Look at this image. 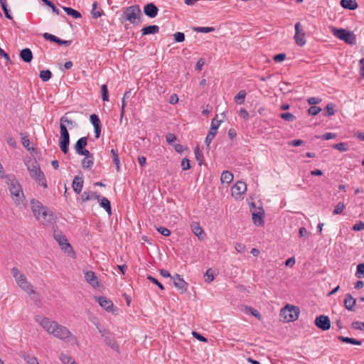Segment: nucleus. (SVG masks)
I'll return each instance as SVG.
<instances>
[{"label": "nucleus", "mask_w": 364, "mask_h": 364, "mask_svg": "<svg viewBox=\"0 0 364 364\" xmlns=\"http://www.w3.org/2000/svg\"><path fill=\"white\" fill-rule=\"evenodd\" d=\"M34 319L49 334L53 335L58 339L63 341H66L70 338L75 339V337L67 327L59 324L50 318L36 315Z\"/></svg>", "instance_id": "1"}, {"label": "nucleus", "mask_w": 364, "mask_h": 364, "mask_svg": "<svg viewBox=\"0 0 364 364\" xmlns=\"http://www.w3.org/2000/svg\"><path fill=\"white\" fill-rule=\"evenodd\" d=\"M68 113L65 114L60 119V138L59 141V146L61 151L64 154H67L68 152L70 144V134L67 127H68L70 129H73L77 127V123L75 121L70 119L68 117Z\"/></svg>", "instance_id": "2"}, {"label": "nucleus", "mask_w": 364, "mask_h": 364, "mask_svg": "<svg viewBox=\"0 0 364 364\" xmlns=\"http://www.w3.org/2000/svg\"><path fill=\"white\" fill-rule=\"evenodd\" d=\"M11 273L18 286L31 296L36 305L39 306L41 304L39 294L33 289V285L28 281L26 277L16 267L11 269Z\"/></svg>", "instance_id": "3"}, {"label": "nucleus", "mask_w": 364, "mask_h": 364, "mask_svg": "<svg viewBox=\"0 0 364 364\" xmlns=\"http://www.w3.org/2000/svg\"><path fill=\"white\" fill-rule=\"evenodd\" d=\"M31 206L34 216L43 225L52 223L54 221L52 210L44 206L40 201L32 199Z\"/></svg>", "instance_id": "4"}, {"label": "nucleus", "mask_w": 364, "mask_h": 364, "mask_svg": "<svg viewBox=\"0 0 364 364\" xmlns=\"http://www.w3.org/2000/svg\"><path fill=\"white\" fill-rule=\"evenodd\" d=\"M141 16L142 14L139 6L133 5L124 9L122 14V18L123 20L122 22L129 21L132 24L141 23L142 22L141 19Z\"/></svg>", "instance_id": "5"}, {"label": "nucleus", "mask_w": 364, "mask_h": 364, "mask_svg": "<svg viewBox=\"0 0 364 364\" xmlns=\"http://www.w3.org/2000/svg\"><path fill=\"white\" fill-rule=\"evenodd\" d=\"M7 185L11 196L16 205H19L24 200L25 196L23 192L22 187L18 180L16 178L9 179L7 181Z\"/></svg>", "instance_id": "6"}, {"label": "nucleus", "mask_w": 364, "mask_h": 364, "mask_svg": "<svg viewBox=\"0 0 364 364\" xmlns=\"http://www.w3.org/2000/svg\"><path fill=\"white\" fill-rule=\"evenodd\" d=\"M30 176L44 188L48 187L46 179L43 172L41 170L40 166L36 161H31L27 164Z\"/></svg>", "instance_id": "7"}, {"label": "nucleus", "mask_w": 364, "mask_h": 364, "mask_svg": "<svg viewBox=\"0 0 364 364\" xmlns=\"http://www.w3.org/2000/svg\"><path fill=\"white\" fill-rule=\"evenodd\" d=\"M300 314L299 308L290 304H287L280 312L281 321L291 322L298 319Z\"/></svg>", "instance_id": "8"}, {"label": "nucleus", "mask_w": 364, "mask_h": 364, "mask_svg": "<svg viewBox=\"0 0 364 364\" xmlns=\"http://www.w3.org/2000/svg\"><path fill=\"white\" fill-rule=\"evenodd\" d=\"M333 34L340 40L344 41L349 45H355L356 43V38L353 32L348 31L344 28H333Z\"/></svg>", "instance_id": "9"}, {"label": "nucleus", "mask_w": 364, "mask_h": 364, "mask_svg": "<svg viewBox=\"0 0 364 364\" xmlns=\"http://www.w3.org/2000/svg\"><path fill=\"white\" fill-rule=\"evenodd\" d=\"M96 327L97 328L101 336L104 338V341L105 343L110 347L112 350L119 352V347L114 337L110 336V331L96 324Z\"/></svg>", "instance_id": "10"}, {"label": "nucleus", "mask_w": 364, "mask_h": 364, "mask_svg": "<svg viewBox=\"0 0 364 364\" xmlns=\"http://www.w3.org/2000/svg\"><path fill=\"white\" fill-rule=\"evenodd\" d=\"M53 237L65 252L69 253L73 250L72 246L68 242L66 237L61 232L54 230Z\"/></svg>", "instance_id": "11"}, {"label": "nucleus", "mask_w": 364, "mask_h": 364, "mask_svg": "<svg viewBox=\"0 0 364 364\" xmlns=\"http://www.w3.org/2000/svg\"><path fill=\"white\" fill-rule=\"evenodd\" d=\"M315 326L322 331H328L331 328V321L328 316L320 315L316 317L314 321Z\"/></svg>", "instance_id": "12"}, {"label": "nucleus", "mask_w": 364, "mask_h": 364, "mask_svg": "<svg viewBox=\"0 0 364 364\" xmlns=\"http://www.w3.org/2000/svg\"><path fill=\"white\" fill-rule=\"evenodd\" d=\"M295 35L294 39L296 44L299 46H303L306 43L305 33L301 28V25L299 22L295 24Z\"/></svg>", "instance_id": "13"}, {"label": "nucleus", "mask_w": 364, "mask_h": 364, "mask_svg": "<svg viewBox=\"0 0 364 364\" xmlns=\"http://www.w3.org/2000/svg\"><path fill=\"white\" fill-rule=\"evenodd\" d=\"M247 191V185L245 182L237 181L231 189L232 196L237 198L240 197Z\"/></svg>", "instance_id": "14"}, {"label": "nucleus", "mask_w": 364, "mask_h": 364, "mask_svg": "<svg viewBox=\"0 0 364 364\" xmlns=\"http://www.w3.org/2000/svg\"><path fill=\"white\" fill-rule=\"evenodd\" d=\"M87 144V138L86 136H83L80 138L75 143L74 149L75 152L79 155H82L83 154H87V152L90 151L86 149L85 147Z\"/></svg>", "instance_id": "15"}, {"label": "nucleus", "mask_w": 364, "mask_h": 364, "mask_svg": "<svg viewBox=\"0 0 364 364\" xmlns=\"http://www.w3.org/2000/svg\"><path fill=\"white\" fill-rule=\"evenodd\" d=\"M171 279L173 280V284L181 293H184L187 291L188 284L183 278L180 277L178 274H176L171 277Z\"/></svg>", "instance_id": "16"}, {"label": "nucleus", "mask_w": 364, "mask_h": 364, "mask_svg": "<svg viewBox=\"0 0 364 364\" xmlns=\"http://www.w3.org/2000/svg\"><path fill=\"white\" fill-rule=\"evenodd\" d=\"M159 9L154 3H149L144 7V13L149 18H154L157 16Z\"/></svg>", "instance_id": "17"}, {"label": "nucleus", "mask_w": 364, "mask_h": 364, "mask_svg": "<svg viewBox=\"0 0 364 364\" xmlns=\"http://www.w3.org/2000/svg\"><path fill=\"white\" fill-rule=\"evenodd\" d=\"M95 199L98 200L100 206L103 208L109 215L112 214L111 203L107 198L102 197L97 193H95Z\"/></svg>", "instance_id": "18"}, {"label": "nucleus", "mask_w": 364, "mask_h": 364, "mask_svg": "<svg viewBox=\"0 0 364 364\" xmlns=\"http://www.w3.org/2000/svg\"><path fill=\"white\" fill-rule=\"evenodd\" d=\"M82 156L85 157L82 160V167L84 169H90L94 164V155L90 151L87 154H83Z\"/></svg>", "instance_id": "19"}, {"label": "nucleus", "mask_w": 364, "mask_h": 364, "mask_svg": "<svg viewBox=\"0 0 364 364\" xmlns=\"http://www.w3.org/2000/svg\"><path fill=\"white\" fill-rule=\"evenodd\" d=\"M96 299L98 301L99 304L107 311H112L113 310V303L107 297L100 296H98Z\"/></svg>", "instance_id": "20"}, {"label": "nucleus", "mask_w": 364, "mask_h": 364, "mask_svg": "<svg viewBox=\"0 0 364 364\" xmlns=\"http://www.w3.org/2000/svg\"><path fill=\"white\" fill-rule=\"evenodd\" d=\"M191 230L194 235H196L200 240H204L205 237V233L203 228L200 227L198 223L194 222L191 225Z\"/></svg>", "instance_id": "21"}, {"label": "nucleus", "mask_w": 364, "mask_h": 364, "mask_svg": "<svg viewBox=\"0 0 364 364\" xmlns=\"http://www.w3.org/2000/svg\"><path fill=\"white\" fill-rule=\"evenodd\" d=\"M85 280L92 287L99 286V282L95 273L92 271H87L85 274Z\"/></svg>", "instance_id": "22"}, {"label": "nucleus", "mask_w": 364, "mask_h": 364, "mask_svg": "<svg viewBox=\"0 0 364 364\" xmlns=\"http://www.w3.org/2000/svg\"><path fill=\"white\" fill-rule=\"evenodd\" d=\"M355 303L356 300L350 294H347L346 295L344 306L347 310L355 311L354 306L355 305Z\"/></svg>", "instance_id": "23"}, {"label": "nucleus", "mask_w": 364, "mask_h": 364, "mask_svg": "<svg viewBox=\"0 0 364 364\" xmlns=\"http://www.w3.org/2000/svg\"><path fill=\"white\" fill-rule=\"evenodd\" d=\"M72 186L75 193H80L82 191L83 186L82 178L77 176H75L73 181Z\"/></svg>", "instance_id": "24"}, {"label": "nucleus", "mask_w": 364, "mask_h": 364, "mask_svg": "<svg viewBox=\"0 0 364 364\" xmlns=\"http://www.w3.org/2000/svg\"><path fill=\"white\" fill-rule=\"evenodd\" d=\"M340 4L343 9L348 10H355L358 7L355 0H341Z\"/></svg>", "instance_id": "25"}, {"label": "nucleus", "mask_w": 364, "mask_h": 364, "mask_svg": "<svg viewBox=\"0 0 364 364\" xmlns=\"http://www.w3.org/2000/svg\"><path fill=\"white\" fill-rule=\"evenodd\" d=\"M20 58L25 63H30L33 59V53L29 48H23L20 52Z\"/></svg>", "instance_id": "26"}, {"label": "nucleus", "mask_w": 364, "mask_h": 364, "mask_svg": "<svg viewBox=\"0 0 364 364\" xmlns=\"http://www.w3.org/2000/svg\"><path fill=\"white\" fill-rule=\"evenodd\" d=\"M264 211H259V212H257V213H252V219L253 220V223H255V225H257V226H262L264 224Z\"/></svg>", "instance_id": "27"}, {"label": "nucleus", "mask_w": 364, "mask_h": 364, "mask_svg": "<svg viewBox=\"0 0 364 364\" xmlns=\"http://www.w3.org/2000/svg\"><path fill=\"white\" fill-rule=\"evenodd\" d=\"M159 27L156 25H150L144 27L141 29L142 36L149 35V34H156L159 33Z\"/></svg>", "instance_id": "28"}, {"label": "nucleus", "mask_w": 364, "mask_h": 364, "mask_svg": "<svg viewBox=\"0 0 364 364\" xmlns=\"http://www.w3.org/2000/svg\"><path fill=\"white\" fill-rule=\"evenodd\" d=\"M338 339L343 343H349L352 345L360 346L362 344L361 341H358L353 338L339 336H338Z\"/></svg>", "instance_id": "29"}, {"label": "nucleus", "mask_w": 364, "mask_h": 364, "mask_svg": "<svg viewBox=\"0 0 364 364\" xmlns=\"http://www.w3.org/2000/svg\"><path fill=\"white\" fill-rule=\"evenodd\" d=\"M220 180L223 183H230L233 180V174L229 171H224L221 174Z\"/></svg>", "instance_id": "30"}, {"label": "nucleus", "mask_w": 364, "mask_h": 364, "mask_svg": "<svg viewBox=\"0 0 364 364\" xmlns=\"http://www.w3.org/2000/svg\"><path fill=\"white\" fill-rule=\"evenodd\" d=\"M62 8L68 15L71 16L74 18H80L82 17L81 14L77 10L66 6H62Z\"/></svg>", "instance_id": "31"}, {"label": "nucleus", "mask_w": 364, "mask_h": 364, "mask_svg": "<svg viewBox=\"0 0 364 364\" xmlns=\"http://www.w3.org/2000/svg\"><path fill=\"white\" fill-rule=\"evenodd\" d=\"M21 357L26 362L27 364H40L36 357L31 356L25 352L21 353Z\"/></svg>", "instance_id": "32"}, {"label": "nucleus", "mask_w": 364, "mask_h": 364, "mask_svg": "<svg viewBox=\"0 0 364 364\" xmlns=\"http://www.w3.org/2000/svg\"><path fill=\"white\" fill-rule=\"evenodd\" d=\"M246 97V92L245 90H240L237 95L235 97V102L238 105H242L245 102Z\"/></svg>", "instance_id": "33"}, {"label": "nucleus", "mask_w": 364, "mask_h": 364, "mask_svg": "<svg viewBox=\"0 0 364 364\" xmlns=\"http://www.w3.org/2000/svg\"><path fill=\"white\" fill-rule=\"evenodd\" d=\"M335 107L336 105L333 103H328L326 107L324 108V115L327 117L332 116L335 114Z\"/></svg>", "instance_id": "34"}, {"label": "nucleus", "mask_w": 364, "mask_h": 364, "mask_svg": "<svg viewBox=\"0 0 364 364\" xmlns=\"http://www.w3.org/2000/svg\"><path fill=\"white\" fill-rule=\"evenodd\" d=\"M110 152H111L112 158H113V162L116 165L117 171H119L120 160H119V155L117 154V151L112 149Z\"/></svg>", "instance_id": "35"}, {"label": "nucleus", "mask_w": 364, "mask_h": 364, "mask_svg": "<svg viewBox=\"0 0 364 364\" xmlns=\"http://www.w3.org/2000/svg\"><path fill=\"white\" fill-rule=\"evenodd\" d=\"M194 154H195L196 160L198 161L199 166H201L203 162V160H204V156L198 146H196L195 148Z\"/></svg>", "instance_id": "36"}, {"label": "nucleus", "mask_w": 364, "mask_h": 364, "mask_svg": "<svg viewBox=\"0 0 364 364\" xmlns=\"http://www.w3.org/2000/svg\"><path fill=\"white\" fill-rule=\"evenodd\" d=\"M97 6V2L94 1L92 5V15L94 18H97L102 16L103 11L102 10L100 11H96Z\"/></svg>", "instance_id": "37"}, {"label": "nucleus", "mask_w": 364, "mask_h": 364, "mask_svg": "<svg viewBox=\"0 0 364 364\" xmlns=\"http://www.w3.org/2000/svg\"><path fill=\"white\" fill-rule=\"evenodd\" d=\"M52 77V73L49 70H41L40 72V78L43 82L48 81Z\"/></svg>", "instance_id": "38"}, {"label": "nucleus", "mask_w": 364, "mask_h": 364, "mask_svg": "<svg viewBox=\"0 0 364 364\" xmlns=\"http://www.w3.org/2000/svg\"><path fill=\"white\" fill-rule=\"evenodd\" d=\"M90 122L93 125L94 128L102 127L101 122L98 117V116L95 114H92L90 117Z\"/></svg>", "instance_id": "39"}, {"label": "nucleus", "mask_w": 364, "mask_h": 364, "mask_svg": "<svg viewBox=\"0 0 364 364\" xmlns=\"http://www.w3.org/2000/svg\"><path fill=\"white\" fill-rule=\"evenodd\" d=\"M216 134H217V132H214L211 129H209L208 133L205 139V143L208 147L209 146L210 144L211 143V141L215 136Z\"/></svg>", "instance_id": "40"}, {"label": "nucleus", "mask_w": 364, "mask_h": 364, "mask_svg": "<svg viewBox=\"0 0 364 364\" xmlns=\"http://www.w3.org/2000/svg\"><path fill=\"white\" fill-rule=\"evenodd\" d=\"M333 149H336L340 151H347L349 149V146L346 142H341L338 144H336L333 146Z\"/></svg>", "instance_id": "41"}, {"label": "nucleus", "mask_w": 364, "mask_h": 364, "mask_svg": "<svg viewBox=\"0 0 364 364\" xmlns=\"http://www.w3.org/2000/svg\"><path fill=\"white\" fill-rule=\"evenodd\" d=\"M346 205L343 202H339L334 208L333 211V215H339L341 214L343 210L345 209Z\"/></svg>", "instance_id": "42"}, {"label": "nucleus", "mask_w": 364, "mask_h": 364, "mask_svg": "<svg viewBox=\"0 0 364 364\" xmlns=\"http://www.w3.org/2000/svg\"><path fill=\"white\" fill-rule=\"evenodd\" d=\"M280 117L287 122H293L296 119V117L289 112H284L280 114Z\"/></svg>", "instance_id": "43"}, {"label": "nucleus", "mask_w": 364, "mask_h": 364, "mask_svg": "<svg viewBox=\"0 0 364 364\" xmlns=\"http://www.w3.org/2000/svg\"><path fill=\"white\" fill-rule=\"evenodd\" d=\"M102 99L103 101H109V92L106 85L101 86Z\"/></svg>", "instance_id": "44"}, {"label": "nucleus", "mask_w": 364, "mask_h": 364, "mask_svg": "<svg viewBox=\"0 0 364 364\" xmlns=\"http://www.w3.org/2000/svg\"><path fill=\"white\" fill-rule=\"evenodd\" d=\"M193 31L199 33H210L215 30L213 27H194Z\"/></svg>", "instance_id": "45"}, {"label": "nucleus", "mask_w": 364, "mask_h": 364, "mask_svg": "<svg viewBox=\"0 0 364 364\" xmlns=\"http://www.w3.org/2000/svg\"><path fill=\"white\" fill-rule=\"evenodd\" d=\"M355 276L358 278L364 277V263L358 264Z\"/></svg>", "instance_id": "46"}, {"label": "nucleus", "mask_w": 364, "mask_h": 364, "mask_svg": "<svg viewBox=\"0 0 364 364\" xmlns=\"http://www.w3.org/2000/svg\"><path fill=\"white\" fill-rule=\"evenodd\" d=\"M246 309H247V311H246L247 313H250L251 315L254 316L259 320L261 319V318H262L261 314L257 309H255L252 307H246Z\"/></svg>", "instance_id": "47"}, {"label": "nucleus", "mask_w": 364, "mask_h": 364, "mask_svg": "<svg viewBox=\"0 0 364 364\" xmlns=\"http://www.w3.org/2000/svg\"><path fill=\"white\" fill-rule=\"evenodd\" d=\"M60 360L64 363V364H71L73 363V362H75V360L73 359L72 357L69 356V355H67L64 353H62L60 355Z\"/></svg>", "instance_id": "48"}, {"label": "nucleus", "mask_w": 364, "mask_h": 364, "mask_svg": "<svg viewBox=\"0 0 364 364\" xmlns=\"http://www.w3.org/2000/svg\"><path fill=\"white\" fill-rule=\"evenodd\" d=\"M321 111V108L317 106H311L308 109V114L309 115L315 116L317 115Z\"/></svg>", "instance_id": "49"}, {"label": "nucleus", "mask_w": 364, "mask_h": 364, "mask_svg": "<svg viewBox=\"0 0 364 364\" xmlns=\"http://www.w3.org/2000/svg\"><path fill=\"white\" fill-rule=\"evenodd\" d=\"M174 40L177 43H181L185 40V35L182 32H176L173 34Z\"/></svg>", "instance_id": "50"}, {"label": "nucleus", "mask_w": 364, "mask_h": 364, "mask_svg": "<svg viewBox=\"0 0 364 364\" xmlns=\"http://www.w3.org/2000/svg\"><path fill=\"white\" fill-rule=\"evenodd\" d=\"M204 277H205V281L206 282L209 283V282H211L213 281L215 277H214L213 274L211 272V269H208L206 271V272H205V274L204 275Z\"/></svg>", "instance_id": "51"}, {"label": "nucleus", "mask_w": 364, "mask_h": 364, "mask_svg": "<svg viewBox=\"0 0 364 364\" xmlns=\"http://www.w3.org/2000/svg\"><path fill=\"white\" fill-rule=\"evenodd\" d=\"M221 120H218L216 118H214L211 122V126L210 129L217 132V129H218L219 126L220 125Z\"/></svg>", "instance_id": "52"}, {"label": "nucleus", "mask_w": 364, "mask_h": 364, "mask_svg": "<svg viewBox=\"0 0 364 364\" xmlns=\"http://www.w3.org/2000/svg\"><path fill=\"white\" fill-rule=\"evenodd\" d=\"M352 327L356 330L364 331V322L362 321H353L351 323Z\"/></svg>", "instance_id": "53"}, {"label": "nucleus", "mask_w": 364, "mask_h": 364, "mask_svg": "<svg viewBox=\"0 0 364 364\" xmlns=\"http://www.w3.org/2000/svg\"><path fill=\"white\" fill-rule=\"evenodd\" d=\"M157 231L161 233L162 235L164 236H169L171 235V231L167 229L166 228H164V227H162V226H160L159 228H157Z\"/></svg>", "instance_id": "54"}, {"label": "nucleus", "mask_w": 364, "mask_h": 364, "mask_svg": "<svg viewBox=\"0 0 364 364\" xmlns=\"http://www.w3.org/2000/svg\"><path fill=\"white\" fill-rule=\"evenodd\" d=\"M147 279L150 282H151L152 283L156 284L161 290H164V287L163 286V284L161 283H160L156 278H154V277L151 276V275H149L147 276Z\"/></svg>", "instance_id": "55"}, {"label": "nucleus", "mask_w": 364, "mask_h": 364, "mask_svg": "<svg viewBox=\"0 0 364 364\" xmlns=\"http://www.w3.org/2000/svg\"><path fill=\"white\" fill-rule=\"evenodd\" d=\"M321 102V99L319 97H311L308 98L307 102L309 105H315L319 104Z\"/></svg>", "instance_id": "56"}, {"label": "nucleus", "mask_w": 364, "mask_h": 364, "mask_svg": "<svg viewBox=\"0 0 364 364\" xmlns=\"http://www.w3.org/2000/svg\"><path fill=\"white\" fill-rule=\"evenodd\" d=\"M43 38L47 40V41H49L50 42H53L55 43V41H57V36L53 35V34H50L49 33H44L43 34Z\"/></svg>", "instance_id": "57"}, {"label": "nucleus", "mask_w": 364, "mask_h": 364, "mask_svg": "<svg viewBox=\"0 0 364 364\" xmlns=\"http://www.w3.org/2000/svg\"><path fill=\"white\" fill-rule=\"evenodd\" d=\"M45 4L49 6L52 9L53 13L58 15L60 14L59 9L55 6V4L52 1L48 0Z\"/></svg>", "instance_id": "58"}, {"label": "nucleus", "mask_w": 364, "mask_h": 364, "mask_svg": "<svg viewBox=\"0 0 364 364\" xmlns=\"http://www.w3.org/2000/svg\"><path fill=\"white\" fill-rule=\"evenodd\" d=\"M181 167H182V169L183 171H187L190 168H191V166H190V161L185 158L183 159L182 161H181Z\"/></svg>", "instance_id": "59"}, {"label": "nucleus", "mask_w": 364, "mask_h": 364, "mask_svg": "<svg viewBox=\"0 0 364 364\" xmlns=\"http://www.w3.org/2000/svg\"><path fill=\"white\" fill-rule=\"evenodd\" d=\"M55 43H57L59 46H65L68 47V46L71 45L72 41H71L62 40V39H60V38L57 37V41H55Z\"/></svg>", "instance_id": "60"}, {"label": "nucleus", "mask_w": 364, "mask_h": 364, "mask_svg": "<svg viewBox=\"0 0 364 364\" xmlns=\"http://www.w3.org/2000/svg\"><path fill=\"white\" fill-rule=\"evenodd\" d=\"M286 58V54L285 53H279L275 55L273 57V59L275 62L280 63L285 60Z\"/></svg>", "instance_id": "61"}, {"label": "nucleus", "mask_w": 364, "mask_h": 364, "mask_svg": "<svg viewBox=\"0 0 364 364\" xmlns=\"http://www.w3.org/2000/svg\"><path fill=\"white\" fill-rule=\"evenodd\" d=\"M352 229L354 231H360L364 230V223L359 221L353 226Z\"/></svg>", "instance_id": "62"}, {"label": "nucleus", "mask_w": 364, "mask_h": 364, "mask_svg": "<svg viewBox=\"0 0 364 364\" xmlns=\"http://www.w3.org/2000/svg\"><path fill=\"white\" fill-rule=\"evenodd\" d=\"M166 140L168 144H171L173 141L176 140V136L175 134L172 133H168L166 136Z\"/></svg>", "instance_id": "63"}, {"label": "nucleus", "mask_w": 364, "mask_h": 364, "mask_svg": "<svg viewBox=\"0 0 364 364\" xmlns=\"http://www.w3.org/2000/svg\"><path fill=\"white\" fill-rule=\"evenodd\" d=\"M336 136V134L334 133L327 132L323 134L321 136V139L323 140H329L331 139H334Z\"/></svg>", "instance_id": "64"}]
</instances>
